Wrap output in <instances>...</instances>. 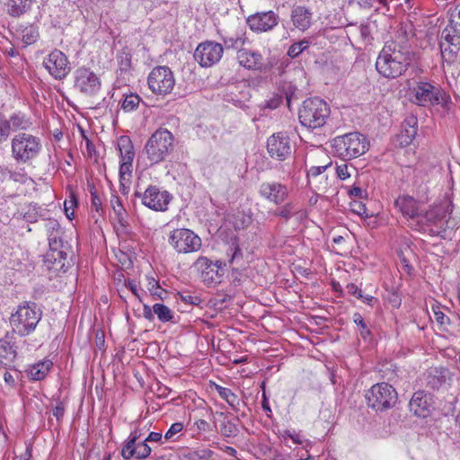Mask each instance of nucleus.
<instances>
[{"instance_id": "f257e3e1", "label": "nucleus", "mask_w": 460, "mask_h": 460, "mask_svg": "<svg viewBox=\"0 0 460 460\" xmlns=\"http://www.w3.org/2000/svg\"><path fill=\"white\" fill-rule=\"evenodd\" d=\"M414 56L409 46L394 40L387 41L378 54L376 69L385 78H397L406 72Z\"/></svg>"}, {"instance_id": "f03ea898", "label": "nucleus", "mask_w": 460, "mask_h": 460, "mask_svg": "<svg viewBox=\"0 0 460 460\" xmlns=\"http://www.w3.org/2000/svg\"><path fill=\"white\" fill-rule=\"evenodd\" d=\"M175 138L165 128H157L146 141L144 153L151 165L164 161L174 150Z\"/></svg>"}, {"instance_id": "7ed1b4c3", "label": "nucleus", "mask_w": 460, "mask_h": 460, "mask_svg": "<svg viewBox=\"0 0 460 460\" xmlns=\"http://www.w3.org/2000/svg\"><path fill=\"white\" fill-rule=\"evenodd\" d=\"M368 146L367 138L359 132L338 136L332 140L333 153L344 161L364 155L368 150Z\"/></svg>"}, {"instance_id": "20e7f679", "label": "nucleus", "mask_w": 460, "mask_h": 460, "mask_svg": "<svg viewBox=\"0 0 460 460\" xmlns=\"http://www.w3.org/2000/svg\"><path fill=\"white\" fill-rule=\"evenodd\" d=\"M330 113V107L323 99L307 98L299 109L298 119L303 126L315 129L325 125Z\"/></svg>"}, {"instance_id": "39448f33", "label": "nucleus", "mask_w": 460, "mask_h": 460, "mask_svg": "<svg viewBox=\"0 0 460 460\" xmlns=\"http://www.w3.org/2000/svg\"><path fill=\"white\" fill-rule=\"evenodd\" d=\"M439 47L447 62L456 60L460 49V4L452 12L449 25L441 32Z\"/></svg>"}, {"instance_id": "423d86ee", "label": "nucleus", "mask_w": 460, "mask_h": 460, "mask_svg": "<svg viewBox=\"0 0 460 460\" xmlns=\"http://www.w3.org/2000/svg\"><path fill=\"white\" fill-rule=\"evenodd\" d=\"M447 209L442 205L430 208L424 213H420L413 228L418 231L428 233L431 236L445 238L447 224Z\"/></svg>"}, {"instance_id": "0eeeda50", "label": "nucleus", "mask_w": 460, "mask_h": 460, "mask_svg": "<svg viewBox=\"0 0 460 460\" xmlns=\"http://www.w3.org/2000/svg\"><path fill=\"white\" fill-rule=\"evenodd\" d=\"M12 156L17 163L26 164L37 157L41 150L40 138L28 133H19L12 138Z\"/></svg>"}, {"instance_id": "6e6552de", "label": "nucleus", "mask_w": 460, "mask_h": 460, "mask_svg": "<svg viewBox=\"0 0 460 460\" xmlns=\"http://www.w3.org/2000/svg\"><path fill=\"white\" fill-rule=\"evenodd\" d=\"M398 399L396 390L388 383H377L367 392V406L376 411H386L393 408Z\"/></svg>"}, {"instance_id": "1a4fd4ad", "label": "nucleus", "mask_w": 460, "mask_h": 460, "mask_svg": "<svg viewBox=\"0 0 460 460\" xmlns=\"http://www.w3.org/2000/svg\"><path fill=\"white\" fill-rule=\"evenodd\" d=\"M148 88L157 95L170 93L175 84L173 73L168 66L154 67L147 77Z\"/></svg>"}, {"instance_id": "9d476101", "label": "nucleus", "mask_w": 460, "mask_h": 460, "mask_svg": "<svg viewBox=\"0 0 460 460\" xmlns=\"http://www.w3.org/2000/svg\"><path fill=\"white\" fill-rule=\"evenodd\" d=\"M169 243L178 252L182 253L197 252L201 247L200 237L187 228H178L172 231Z\"/></svg>"}, {"instance_id": "9b49d317", "label": "nucleus", "mask_w": 460, "mask_h": 460, "mask_svg": "<svg viewBox=\"0 0 460 460\" xmlns=\"http://www.w3.org/2000/svg\"><path fill=\"white\" fill-rule=\"evenodd\" d=\"M412 102L420 106L437 105L447 102L448 96L429 82H418L411 89Z\"/></svg>"}, {"instance_id": "f8f14e48", "label": "nucleus", "mask_w": 460, "mask_h": 460, "mask_svg": "<svg viewBox=\"0 0 460 460\" xmlns=\"http://www.w3.org/2000/svg\"><path fill=\"white\" fill-rule=\"evenodd\" d=\"M43 66L56 80H63L71 71L67 57L55 49L43 59Z\"/></svg>"}, {"instance_id": "ddd939ff", "label": "nucleus", "mask_w": 460, "mask_h": 460, "mask_svg": "<svg viewBox=\"0 0 460 460\" xmlns=\"http://www.w3.org/2000/svg\"><path fill=\"white\" fill-rule=\"evenodd\" d=\"M223 52L224 49L220 43L207 40L198 45L194 58L202 67H210L221 59Z\"/></svg>"}, {"instance_id": "4468645a", "label": "nucleus", "mask_w": 460, "mask_h": 460, "mask_svg": "<svg viewBox=\"0 0 460 460\" xmlns=\"http://www.w3.org/2000/svg\"><path fill=\"white\" fill-rule=\"evenodd\" d=\"M136 197L141 198L142 203L155 211L167 210L172 200V195L167 190H160L156 186L150 185L143 194L135 192Z\"/></svg>"}, {"instance_id": "2eb2a0df", "label": "nucleus", "mask_w": 460, "mask_h": 460, "mask_svg": "<svg viewBox=\"0 0 460 460\" xmlns=\"http://www.w3.org/2000/svg\"><path fill=\"white\" fill-rule=\"evenodd\" d=\"M100 78L89 68L79 67L75 71L74 87L80 93L93 96L101 90Z\"/></svg>"}, {"instance_id": "dca6fc26", "label": "nucleus", "mask_w": 460, "mask_h": 460, "mask_svg": "<svg viewBox=\"0 0 460 460\" xmlns=\"http://www.w3.org/2000/svg\"><path fill=\"white\" fill-rule=\"evenodd\" d=\"M258 192L263 199L276 206L285 203L289 195V190L286 184L274 181L261 182Z\"/></svg>"}, {"instance_id": "f3484780", "label": "nucleus", "mask_w": 460, "mask_h": 460, "mask_svg": "<svg viewBox=\"0 0 460 460\" xmlns=\"http://www.w3.org/2000/svg\"><path fill=\"white\" fill-rule=\"evenodd\" d=\"M279 14L273 11L258 12L246 19L250 30L256 33L272 31L279 23Z\"/></svg>"}, {"instance_id": "a211bd4d", "label": "nucleus", "mask_w": 460, "mask_h": 460, "mask_svg": "<svg viewBox=\"0 0 460 460\" xmlns=\"http://www.w3.org/2000/svg\"><path fill=\"white\" fill-rule=\"evenodd\" d=\"M195 265L201 270L202 281L208 286H213L221 282L223 268L225 265L220 261H212L206 257H199Z\"/></svg>"}, {"instance_id": "6ab92c4d", "label": "nucleus", "mask_w": 460, "mask_h": 460, "mask_svg": "<svg viewBox=\"0 0 460 460\" xmlns=\"http://www.w3.org/2000/svg\"><path fill=\"white\" fill-rule=\"evenodd\" d=\"M267 149L270 157L285 160L291 153L288 136L283 132L273 134L267 140Z\"/></svg>"}, {"instance_id": "aec40b11", "label": "nucleus", "mask_w": 460, "mask_h": 460, "mask_svg": "<svg viewBox=\"0 0 460 460\" xmlns=\"http://www.w3.org/2000/svg\"><path fill=\"white\" fill-rule=\"evenodd\" d=\"M410 411L417 417L427 418L431 413V396L424 390L413 394L409 402Z\"/></svg>"}, {"instance_id": "412c9836", "label": "nucleus", "mask_w": 460, "mask_h": 460, "mask_svg": "<svg viewBox=\"0 0 460 460\" xmlns=\"http://www.w3.org/2000/svg\"><path fill=\"white\" fill-rule=\"evenodd\" d=\"M236 58L239 65L245 69L261 71L264 68L262 56L258 51L241 48L237 51Z\"/></svg>"}, {"instance_id": "4be33fe9", "label": "nucleus", "mask_w": 460, "mask_h": 460, "mask_svg": "<svg viewBox=\"0 0 460 460\" xmlns=\"http://www.w3.org/2000/svg\"><path fill=\"white\" fill-rule=\"evenodd\" d=\"M394 205L404 217L411 220V224L413 226L420 214L418 202L409 195H402L395 199Z\"/></svg>"}, {"instance_id": "5701e85b", "label": "nucleus", "mask_w": 460, "mask_h": 460, "mask_svg": "<svg viewBox=\"0 0 460 460\" xmlns=\"http://www.w3.org/2000/svg\"><path fill=\"white\" fill-rule=\"evenodd\" d=\"M450 377L451 374L447 368H430L425 375L426 386L432 390H438Z\"/></svg>"}, {"instance_id": "b1692460", "label": "nucleus", "mask_w": 460, "mask_h": 460, "mask_svg": "<svg viewBox=\"0 0 460 460\" xmlns=\"http://www.w3.org/2000/svg\"><path fill=\"white\" fill-rule=\"evenodd\" d=\"M312 12L305 6L297 5L291 11V21L294 27L301 31L308 30L312 24Z\"/></svg>"}, {"instance_id": "393cba45", "label": "nucleus", "mask_w": 460, "mask_h": 460, "mask_svg": "<svg viewBox=\"0 0 460 460\" xmlns=\"http://www.w3.org/2000/svg\"><path fill=\"white\" fill-rule=\"evenodd\" d=\"M67 254L65 251H48L44 256V264L49 270L66 272Z\"/></svg>"}, {"instance_id": "a878e982", "label": "nucleus", "mask_w": 460, "mask_h": 460, "mask_svg": "<svg viewBox=\"0 0 460 460\" xmlns=\"http://www.w3.org/2000/svg\"><path fill=\"white\" fill-rule=\"evenodd\" d=\"M417 135V119L414 117L407 118L402 124V129L398 136L400 145L409 146Z\"/></svg>"}, {"instance_id": "bb28decb", "label": "nucleus", "mask_w": 460, "mask_h": 460, "mask_svg": "<svg viewBox=\"0 0 460 460\" xmlns=\"http://www.w3.org/2000/svg\"><path fill=\"white\" fill-rule=\"evenodd\" d=\"M17 347L8 334L0 340V362L8 365L17 357Z\"/></svg>"}, {"instance_id": "cd10ccee", "label": "nucleus", "mask_w": 460, "mask_h": 460, "mask_svg": "<svg viewBox=\"0 0 460 460\" xmlns=\"http://www.w3.org/2000/svg\"><path fill=\"white\" fill-rule=\"evenodd\" d=\"M52 367L53 362L51 359L45 358L43 360H40L39 362L30 366L28 376L31 380L41 381L47 376Z\"/></svg>"}, {"instance_id": "c85d7f7f", "label": "nucleus", "mask_w": 460, "mask_h": 460, "mask_svg": "<svg viewBox=\"0 0 460 460\" xmlns=\"http://www.w3.org/2000/svg\"><path fill=\"white\" fill-rule=\"evenodd\" d=\"M35 3L36 0H8L7 13L12 17H20L29 13Z\"/></svg>"}, {"instance_id": "c756f323", "label": "nucleus", "mask_w": 460, "mask_h": 460, "mask_svg": "<svg viewBox=\"0 0 460 460\" xmlns=\"http://www.w3.org/2000/svg\"><path fill=\"white\" fill-rule=\"evenodd\" d=\"M31 318H10L13 331L20 336H26L33 332L39 321L30 322Z\"/></svg>"}, {"instance_id": "7c9ffc66", "label": "nucleus", "mask_w": 460, "mask_h": 460, "mask_svg": "<svg viewBox=\"0 0 460 460\" xmlns=\"http://www.w3.org/2000/svg\"><path fill=\"white\" fill-rule=\"evenodd\" d=\"M118 148L121 160L133 161L135 150L133 143L128 136H120L118 139Z\"/></svg>"}, {"instance_id": "2f4dec72", "label": "nucleus", "mask_w": 460, "mask_h": 460, "mask_svg": "<svg viewBox=\"0 0 460 460\" xmlns=\"http://www.w3.org/2000/svg\"><path fill=\"white\" fill-rule=\"evenodd\" d=\"M132 452L128 454V452H125L124 447L121 450V456L125 459H129L133 456H136L137 458H146L151 454V447L147 445V442L144 439L143 441L139 443H136L131 445Z\"/></svg>"}, {"instance_id": "473e14b6", "label": "nucleus", "mask_w": 460, "mask_h": 460, "mask_svg": "<svg viewBox=\"0 0 460 460\" xmlns=\"http://www.w3.org/2000/svg\"><path fill=\"white\" fill-rule=\"evenodd\" d=\"M40 316L42 314L40 307L35 302H24L22 305L18 306V309L11 316Z\"/></svg>"}, {"instance_id": "72a5a7b5", "label": "nucleus", "mask_w": 460, "mask_h": 460, "mask_svg": "<svg viewBox=\"0 0 460 460\" xmlns=\"http://www.w3.org/2000/svg\"><path fill=\"white\" fill-rule=\"evenodd\" d=\"M384 305L387 309H395L401 305L402 298L399 293L392 288L385 289V292L383 295Z\"/></svg>"}, {"instance_id": "f704fd0d", "label": "nucleus", "mask_w": 460, "mask_h": 460, "mask_svg": "<svg viewBox=\"0 0 460 460\" xmlns=\"http://www.w3.org/2000/svg\"><path fill=\"white\" fill-rule=\"evenodd\" d=\"M216 389L218 392L220 397L226 401V402L234 409L237 410L241 401L238 396L232 392L231 389L216 385Z\"/></svg>"}, {"instance_id": "c9c22d12", "label": "nucleus", "mask_w": 460, "mask_h": 460, "mask_svg": "<svg viewBox=\"0 0 460 460\" xmlns=\"http://www.w3.org/2000/svg\"><path fill=\"white\" fill-rule=\"evenodd\" d=\"M252 222V214L246 213L243 210L237 211L234 215V221L233 225L234 229L241 230L247 228Z\"/></svg>"}, {"instance_id": "e433bc0d", "label": "nucleus", "mask_w": 460, "mask_h": 460, "mask_svg": "<svg viewBox=\"0 0 460 460\" xmlns=\"http://www.w3.org/2000/svg\"><path fill=\"white\" fill-rule=\"evenodd\" d=\"M9 125L11 126V129H27L31 125V121L26 118L24 114L21 112L13 114L9 119H7Z\"/></svg>"}, {"instance_id": "4c0bfd02", "label": "nucleus", "mask_w": 460, "mask_h": 460, "mask_svg": "<svg viewBox=\"0 0 460 460\" xmlns=\"http://www.w3.org/2000/svg\"><path fill=\"white\" fill-rule=\"evenodd\" d=\"M141 102V98L137 93H129L125 95L122 102L121 109L125 112H130L137 109Z\"/></svg>"}, {"instance_id": "58836bf2", "label": "nucleus", "mask_w": 460, "mask_h": 460, "mask_svg": "<svg viewBox=\"0 0 460 460\" xmlns=\"http://www.w3.org/2000/svg\"><path fill=\"white\" fill-rule=\"evenodd\" d=\"M310 46V41L303 39L297 42L293 43L288 49V56L291 58H297L303 51L307 49Z\"/></svg>"}, {"instance_id": "ea45409f", "label": "nucleus", "mask_w": 460, "mask_h": 460, "mask_svg": "<svg viewBox=\"0 0 460 460\" xmlns=\"http://www.w3.org/2000/svg\"><path fill=\"white\" fill-rule=\"evenodd\" d=\"M295 214V204L292 202L285 203L273 213L274 216L283 218L286 222H288Z\"/></svg>"}, {"instance_id": "a19ab883", "label": "nucleus", "mask_w": 460, "mask_h": 460, "mask_svg": "<svg viewBox=\"0 0 460 460\" xmlns=\"http://www.w3.org/2000/svg\"><path fill=\"white\" fill-rule=\"evenodd\" d=\"M220 432L224 437L234 438L238 435L239 429L232 420H224L220 424Z\"/></svg>"}, {"instance_id": "79ce46f5", "label": "nucleus", "mask_w": 460, "mask_h": 460, "mask_svg": "<svg viewBox=\"0 0 460 460\" xmlns=\"http://www.w3.org/2000/svg\"><path fill=\"white\" fill-rule=\"evenodd\" d=\"M226 49H241L244 45L245 38L243 35L226 36L222 39Z\"/></svg>"}, {"instance_id": "37998d69", "label": "nucleus", "mask_w": 460, "mask_h": 460, "mask_svg": "<svg viewBox=\"0 0 460 460\" xmlns=\"http://www.w3.org/2000/svg\"><path fill=\"white\" fill-rule=\"evenodd\" d=\"M116 225L115 230L119 234L129 235L130 228L128 221V215L119 216L115 217Z\"/></svg>"}, {"instance_id": "c03bdc74", "label": "nucleus", "mask_w": 460, "mask_h": 460, "mask_svg": "<svg viewBox=\"0 0 460 460\" xmlns=\"http://www.w3.org/2000/svg\"><path fill=\"white\" fill-rule=\"evenodd\" d=\"M62 234L63 232L55 234H49L48 240H49V251H63V240H62Z\"/></svg>"}, {"instance_id": "a18cd8bd", "label": "nucleus", "mask_w": 460, "mask_h": 460, "mask_svg": "<svg viewBox=\"0 0 460 460\" xmlns=\"http://www.w3.org/2000/svg\"><path fill=\"white\" fill-rule=\"evenodd\" d=\"M411 172L414 174V180L412 181V184H413V186L420 188L421 186L422 182L425 181V178L427 175L422 171L417 170V169H412L411 166L404 167L403 172L410 174Z\"/></svg>"}, {"instance_id": "49530a36", "label": "nucleus", "mask_w": 460, "mask_h": 460, "mask_svg": "<svg viewBox=\"0 0 460 460\" xmlns=\"http://www.w3.org/2000/svg\"><path fill=\"white\" fill-rule=\"evenodd\" d=\"M132 162L133 161L121 160L119 173V179H122V181H130L132 173Z\"/></svg>"}, {"instance_id": "de8ad7c7", "label": "nucleus", "mask_w": 460, "mask_h": 460, "mask_svg": "<svg viewBox=\"0 0 460 460\" xmlns=\"http://www.w3.org/2000/svg\"><path fill=\"white\" fill-rule=\"evenodd\" d=\"M11 126L7 122V119L0 114V144L6 141L10 136Z\"/></svg>"}, {"instance_id": "09e8293b", "label": "nucleus", "mask_w": 460, "mask_h": 460, "mask_svg": "<svg viewBox=\"0 0 460 460\" xmlns=\"http://www.w3.org/2000/svg\"><path fill=\"white\" fill-rule=\"evenodd\" d=\"M331 165H332V162H329L325 165L310 167L307 171L308 183L311 184L312 183L311 179H315L316 177H318L320 174L324 172L327 170V168H329Z\"/></svg>"}, {"instance_id": "8fccbe9b", "label": "nucleus", "mask_w": 460, "mask_h": 460, "mask_svg": "<svg viewBox=\"0 0 460 460\" xmlns=\"http://www.w3.org/2000/svg\"><path fill=\"white\" fill-rule=\"evenodd\" d=\"M142 436H143V433L141 432V429H139L138 428H136L130 433L126 444L124 445L125 452H128V454L132 452L131 445L136 444L137 439L140 438Z\"/></svg>"}, {"instance_id": "3c124183", "label": "nucleus", "mask_w": 460, "mask_h": 460, "mask_svg": "<svg viewBox=\"0 0 460 460\" xmlns=\"http://www.w3.org/2000/svg\"><path fill=\"white\" fill-rule=\"evenodd\" d=\"M358 33H359V36L362 40V41L367 45V44H370L373 38L371 36V29H370V26L369 24H360L358 27Z\"/></svg>"}, {"instance_id": "603ef678", "label": "nucleus", "mask_w": 460, "mask_h": 460, "mask_svg": "<svg viewBox=\"0 0 460 460\" xmlns=\"http://www.w3.org/2000/svg\"><path fill=\"white\" fill-rule=\"evenodd\" d=\"M119 67L121 72H128L131 67V55L123 53L118 57Z\"/></svg>"}, {"instance_id": "864d4df0", "label": "nucleus", "mask_w": 460, "mask_h": 460, "mask_svg": "<svg viewBox=\"0 0 460 460\" xmlns=\"http://www.w3.org/2000/svg\"><path fill=\"white\" fill-rule=\"evenodd\" d=\"M125 286L132 292L134 296H136L139 300L142 298V295L145 294V291L141 287L137 285V283L133 279H126Z\"/></svg>"}, {"instance_id": "5fc2aeb1", "label": "nucleus", "mask_w": 460, "mask_h": 460, "mask_svg": "<svg viewBox=\"0 0 460 460\" xmlns=\"http://www.w3.org/2000/svg\"><path fill=\"white\" fill-rule=\"evenodd\" d=\"M183 429V424L181 422H175L171 425L169 429L164 434L165 440H175L174 436L180 433Z\"/></svg>"}, {"instance_id": "6e6d98bb", "label": "nucleus", "mask_w": 460, "mask_h": 460, "mask_svg": "<svg viewBox=\"0 0 460 460\" xmlns=\"http://www.w3.org/2000/svg\"><path fill=\"white\" fill-rule=\"evenodd\" d=\"M350 210L358 215V216H365L366 217H368L367 209L366 208V205L362 203L361 201L354 200L350 202L349 204Z\"/></svg>"}, {"instance_id": "4d7b16f0", "label": "nucleus", "mask_w": 460, "mask_h": 460, "mask_svg": "<svg viewBox=\"0 0 460 460\" xmlns=\"http://www.w3.org/2000/svg\"><path fill=\"white\" fill-rule=\"evenodd\" d=\"M111 203L116 217L123 216L127 214L120 199L118 196H113L111 199Z\"/></svg>"}, {"instance_id": "13d9d810", "label": "nucleus", "mask_w": 460, "mask_h": 460, "mask_svg": "<svg viewBox=\"0 0 460 460\" xmlns=\"http://www.w3.org/2000/svg\"><path fill=\"white\" fill-rule=\"evenodd\" d=\"M93 331L95 334V345L99 349L104 348L105 344V333L101 328H96L95 324L93 325Z\"/></svg>"}, {"instance_id": "bf43d9fd", "label": "nucleus", "mask_w": 460, "mask_h": 460, "mask_svg": "<svg viewBox=\"0 0 460 460\" xmlns=\"http://www.w3.org/2000/svg\"><path fill=\"white\" fill-rule=\"evenodd\" d=\"M230 252H232L231 258L229 260L230 264H234L235 261H239L243 258L242 250L236 241L232 243Z\"/></svg>"}, {"instance_id": "052dcab7", "label": "nucleus", "mask_w": 460, "mask_h": 460, "mask_svg": "<svg viewBox=\"0 0 460 460\" xmlns=\"http://www.w3.org/2000/svg\"><path fill=\"white\" fill-rule=\"evenodd\" d=\"M46 229L49 234H55L62 232L59 223L55 219H49L46 223Z\"/></svg>"}, {"instance_id": "680f3d73", "label": "nucleus", "mask_w": 460, "mask_h": 460, "mask_svg": "<svg viewBox=\"0 0 460 460\" xmlns=\"http://www.w3.org/2000/svg\"><path fill=\"white\" fill-rule=\"evenodd\" d=\"M354 296L358 299H361L362 302L370 306H374L377 302V299L375 296L369 294H366L362 289L361 292H358Z\"/></svg>"}, {"instance_id": "e2e57ef3", "label": "nucleus", "mask_w": 460, "mask_h": 460, "mask_svg": "<svg viewBox=\"0 0 460 460\" xmlns=\"http://www.w3.org/2000/svg\"><path fill=\"white\" fill-rule=\"evenodd\" d=\"M144 286L147 288L148 291H154L155 289H159V282L154 276L146 275L144 279Z\"/></svg>"}, {"instance_id": "0e129e2a", "label": "nucleus", "mask_w": 460, "mask_h": 460, "mask_svg": "<svg viewBox=\"0 0 460 460\" xmlns=\"http://www.w3.org/2000/svg\"><path fill=\"white\" fill-rule=\"evenodd\" d=\"M335 170L337 177L341 181H344L350 176V173L348 172V164L345 163L337 164Z\"/></svg>"}, {"instance_id": "69168bd1", "label": "nucleus", "mask_w": 460, "mask_h": 460, "mask_svg": "<svg viewBox=\"0 0 460 460\" xmlns=\"http://www.w3.org/2000/svg\"><path fill=\"white\" fill-rule=\"evenodd\" d=\"M282 102V97L279 94L273 95L270 99L265 102L263 108H268L270 110L277 109Z\"/></svg>"}, {"instance_id": "338daca9", "label": "nucleus", "mask_w": 460, "mask_h": 460, "mask_svg": "<svg viewBox=\"0 0 460 460\" xmlns=\"http://www.w3.org/2000/svg\"><path fill=\"white\" fill-rule=\"evenodd\" d=\"M153 311L157 316H171V310L160 303H155L153 305Z\"/></svg>"}, {"instance_id": "774afa93", "label": "nucleus", "mask_w": 460, "mask_h": 460, "mask_svg": "<svg viewBox=\"0 0 460 460\" xmlns=\"http://www.w3.org/2000/svg\"><path fill=\"white\" fill-rule=\"evenodd\" d=\"M52 414L57 419L58 422H59L63 419L65 414V407L63 402L58 401L57 402V405L52 411Z\"/></svg>"}]
</instances>
